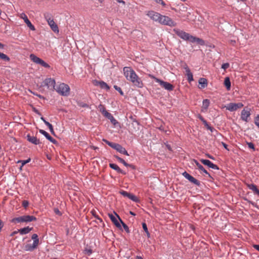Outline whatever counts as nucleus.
<instances>
[{"label":"nucleus","instance_id":"nucleus-1","mask_svg":"<svg viewBox=\"0 0 259 259\" xmlns=\"http://www.w3.org/2000/svg\"><path fill=\"white\" fill-rule=\"evenodd\" d=\"M123 73L126 79L132 82L133 85L139 88L143 87L142 80L132 68L128 67H124Z\"/></svg>","mask_w":259,"mask_h":259},{"label":"nucleus","instance_id":"nucleus-2","mask_svg":"<svg viewBox=\"0 0 259 259\" xmlns=\"http://www.w3.org/2000/svg\"><path fill=\"white\" fill-rule=\"evenodd\" d=\"M173 31L182 39L185 40H189L191 42H196L197 43L203 45L204 41L198 37L190 35L189 33L178 28H175Z\"/></svg>","mask_w":259,"mask_h":259},{"label":"nucleus","instance_id":"nucleus-3","mask_svg":"<svg viewBox=\"0 0 259 259\" xmlns=\"http://www.w3.org/2000/svg\"><path fill=\"white\" fill-rule=\"evenodd\" d=\"M180 18H183L184 20L189 21V16L190 12H188V8L183 5L180 6L178 9H175Z\"/></svg>","mask_w":259,"mask_h":259},{"label":"nucleus","instance_id":"nucleus-4","mask_svg":"<svg viewBox=\"0 0 259 259\" xmlns=\"http://www.w3.org/2000/svg\"><path fill=\"white\" fill-rule=\"evenodd\" d=\"M70 90L68 85L64 83H61L55 88V90L62 96H68L70 94Z\"/></svg>","mask_w":259,"mask_h":259},{"label":"nucleus","instance_id":"nucleus-5","mask_svg":"<svg viewBox=\"0 0 259 259\" xmlns=\"http://www.w3.org/2000/svg\"><path fill=\"white\" fill-rule=\"evenodd\" d=\"M36 220V218L33 215H23L18 218H15L12 219L13 223H22V222H30Z\"/></svg>","mask_w":259,"mask_h":259},{"label":"nucleus","instance_id":"nucleus-6","mask_svg":"<svg viewBox=\"0 0 259 259\" xmlns=\"http://www.w3.org/2000/svg\"><path fill=\"white\" fill-rule=\"evenodd\" d=\"M149 77L152 79H154L156 82L159 83V84L162 88H164L165 90L169 91L173 90L174 86L171 84H170L167 82H165L163 80H161L156 78L153 75L149 74Z\"/></svg>","mask_w":259,"mask_h":259},{"label":"nucleus","instance_id":"nucleus-7","mask_svg":"<svg viewBox=\"0 0 259 259\" xmlns=\"http://www.w3.org/2000/svg\"><path fill=\"white\" fill-rule=\"evenodd\" d=\"M158 23L161 24L167 25L169 26H175L176 23L170 17L160 15Z\"/></svg>","mask_w":259,"mask_h":259},{"label":"nucleus","instance_id":"nucleus-8","mask_svg":"<svg viewBox=\"0 0 259 259\" xmlns=\"http://www.w3.org/2000/svg\"><path fill=\"white\" fill-rule=\"evenodd\" d=\"M109 218L113 222V223L115 225V226L119 229H121V223L122 221L118 215H117L116 213L114 214L112 213H109L108 214Z\"/></svg>","mask_w":259,"mask_h":259},{"label":"nucleus","instance_id":"nucleus-9","mask_svg":"<svg viewBox=\"0 0 259 259\" xmlns=\"http://www.w3.org/2000/svg\"><path fill=\"white\" fill-rule=\"evenodd\" d=\"M42 83V85L46 86L49 90L53 91L55 90L56 81L53 78H46L44 80Z\"/></svg>","mask_w":259,"mask_h":259},{"label":"nucleus","instance_id":"nucleus-10","mask_svg":"<svg viewBox=\"0 0 259 259\" xmlns=\"http://www.w3.org/2000/svg\"><path fill=\"white\" fill-rule=\"evenodd\" d=\"M30 59L34 63L37 64H40L42 66H43L45 68H50V66L48 63H47L44 60H42L40 58L37 57L36 56H35L34 54H31L30 55Z\"/></svg>","mask_w":259,"mask_h":259},{"label":"nucleus","instance_id":"nucleus-11","mask_svg":"<svg viewBox=\"0 0 259 259\" xmlns=\"http://www.w3.org/2000/svg\"><path fill=\"white\" fill-rule=\"evenodd\" d=\"M243 106V104L241 103H230L225 106L226 109L230 111H234L238 109L241 108Z\"/></svg>","mask_w":259,"mask_h":259},{"label":"nucleus","instance_id":"nucleus-12","mask_svg":"<svg viewBox=\"0 0 259 259\" xmlns=\"http://www.w3.org/2000/svg\"><path fill=\"white\" fill-rule=\"evenodd\" d=\"M45 18L49 24V25L50 26L52 30L54 32H59V28L57 26V25L56 24L55 21L53 19H52L51 17H49L48 16H46Z\"/></svg>","mask_w":259,"mask_h":259},{"label":"nucleus","instance_id":"nucleus-13","mask_svg":"<svg viewBox=\"0 0 259 259\" xmlns=\"http://www.w3.org/2000/svg\"><path fill=\"white\" fill-rule=\"evenodd\" d=\"M146 15L152 20L158 22L161 14L154 11H149Z\"/></svg>","mask_w":259,"mask_h":259},{"label":"nucleus","instance_id":"nucleus-14","mask_svg":"<svg viewBox=\"0 0 259 259\" xmlns=\"http://www.w3.org/2000/svg\"><path fill=\"white\" fill-rule=\"evenodd\" d=\"M19 16L20 18L22 19L24 22L26 24L27 26L31 30H35V28L34 26L31 24V22L28 19L27 16L25 13H21L19 15Z\"/></svg>","mask_w":259,"mask_h":259},{"label":"nucleus","instance_id":"nucleus-15","mask_svg":"<svg viewBox=\"0 0 259 259\" xmlns=\"http://www.w3.org/2000/svg\"><path fill=\"white\" fill-rule=\"evenodd\" d=\"M182 175L186 178L187 179V180H188L190 182L194 184L195 185H197V186H199L200 185V182L196 180V179H195L194 177H193L192 176H191L190 175H189L188 172H187L186 171H184L183 174H182Z\"/></svg>","mask_w":259,"mask_h":259},{"label":"nucleus","instance_id":"nucleus-16","mask_svg":"<svg viewBox=\"0 0 259 259\" xmlns=\"http://www.w3.org/2000/svg\"><path fill=\"white\" fill-rule=\"evenodd\" d=\"M250 116V113L249 110H245L244 109L241 112V119L245 121L248 122L249 118Z\"/></svg>","mask_w":259,"mask_h":259},{"label":"nucleus","instance_id":"nucleus-17","mask_svg":"<svg viewBox=\"0 0 259 259\" xmlns=\"http://www.w3.org/2000/svg\"><path fill=\"white\" fill-rule=\"evenodd\" d=\"M200 161L203 164L208 166L209 167L214 169H219L218 166L211 162L210 160L207 159H200Z\"/></svg>","mask_w":259,"mask_h":259},{"label":"nucleus","instance_id":"nucleus-18","mask_svg":"<svg viewBox=\"0 0 259 259\" xmlns=\"http://www.w3.org/2000/svg\"><path fill=\"white\" fill-rule=\"evenodd\" d=\"M37 246L38 245H37V242L35 241V242H33L32 244H26L24 246V250L27 251H31L35 249Z\"/></svg>","mask_w":259,"mask_h":259},{"label":"nucleus","instance_id":"nucleus-19","mask_svg":"<svg viewBox=\"0 0 259 259\" xmlns=\"http://www.w3.org/2000/svg\"><path fill=\"white\" fill-rule=\"evenodd\" d=\"M27 140L29 142L33 144L38 145L40 143L39 140L37 139L36 138V137H35L31 136L29 135H28L27 136Z\"/></svg>","mask_w":259,"mask_h":259},{"label":"nucleus","instance_id":"nucleus-20","mask_svg":"<svg viewBox=\"0 0 259 259\" xmlns=\"http://www.w3.org/2000/svg\"><path fill=\"white\" fill-rule=\"evenodd\" d=\"M39 132L42 135L45 136V137L50 142H52L53 143H55L56 142V141L53 139L47 132L43 130H40Z\"/></svg>","mask_w":259,"mask_h":259},{"label":"nucleus","instance_id":"nucleus-21","mask_svg":"<svg viewBox=\"0 0 259 259\" xmlns=\"http://www.w3.org/2000/svg\"><path fill=\"white\" fill-rule=\"evenodd\" d=\"M209 104H210V101L209 100H208V99L204 100L202 102V106L201 107V111L205 112L207 110L208 106H209Z\"/></svg>","mask_w":259,"mask_h":259},{"label":"nucleus","instance_id":"nucleus-22","mask_svg":"<svg viewBox=\"0 0 259 259\" xmlns=\"http://www.w3.org/2000/svg\"><path fill=\"white\" fill-rule=\"evenodd\" d=\"M247 187L252 191H253L255 193L259 195V190L257 188L256 185L253 184H246Z\"/></svg>","mask_w":259,"mask_h":259},{"label":"nucleus","instance_id":"nucleus-23","mask_svg":"<svg viewBox=\"0 0 259 259\" xmlns=\"http://www.w3.org/2000/svg\"><path fill=\"white\" fill-rule=\"evenodd\" d=\"M109 166H110V167H111V168L115 170L116 171H117L119 173L125 174V173L123 172V170L122 169H121L119 167V166L117 164H116L110 163L109 164Z\"/></svg>","mask_w":259,"mask_h":259},{"label":"nucleus","instance_id":"nucleus-24","mask_svg":"<svg viewBox=\"0 0 259 259\" xmlns=\"http://www.w3.org/2000/svg\"><path fill=\"white\" fill-rule=\"evenodd\" d=\"M132 127L133 128H131V130L133 132H136L139 130V122L136 120H133V122L132 123Z\"/></svg>","mask_w":259,"mask_h":259},{"label":"nucleus","instance_id":"nucleus-25","mask_svg":"<svg viewBox=\"0 0 259 259\" xmlns=\"http://www.w3.org/2000/svg\"><path fill=\"white\" fill-rule=\"evenodd\" d=\"M32 229V228H29V227H26L25 228H23L22 229H19L18 230V232L21 234H26L28 233Z\"/></svg>","mask_w":259,"mask_h":259},{"label":"nucleus","instance_id":"nucleus-26","mask_svg":"<svg viewBox=\"0 0 259 259\" xmlns=\"http://www.w3.org/2000/svg\"><path fill=\"white\" fill-rule=\"evenodd\" d=\"M199 83L201 85L200 88H204L207 85V80L204 78H200L199 80Z\"/></svg>","mask_w":259,"mask_h":259},{"label":"nucleus","instance_id":"nucleus-27","mask_svg":"<svg viewBox=\"0 0 259 259\" xmlns=\"http://www.w3.org/2000/svg\"><path fill=\"white\" fill-rule=\"evenodd\" d=\"M115 158H116V159L120 162L122 163L124 166H126V167H133V166L131 164H128L127 163H126L122 158L119 157V156H115Z\"/></svg>","mask_w":259,"mask_h":259},{"label":"nucleus","instance_id":"nucleus-28","mask_svg":"<svg viewBox=\"0 0 259 259\" xmlns=\"http://www.w3.org/2000/svg\"><path fill=\"white\" fill-rule=\"evenodd\" d=\"M97 84L100 85L102 89H104L106 90H108L109 89V87L108 84L103 81H99Z\"/></svg>","mask_w":259,"mask_h":259},{"label":"nucleus","instance_id":"nucleus-29","mask_svg":"<svg viewBox=\"0 0 259 259\" xmlns=\"http://www.w3.org/2000/svg\"><path fill=\"white\" fill-rule=\"evenodd\" d=\"M224 84L228 90H230L231 88V82L230 78L227 77L225 78Z\"/></svg>","mask_w":259,"mask_h":259},{"label":"nucleus","instance_id":"nucleus-30","mask_svg":"<svg viewBox=\"0 0 259 259\" xmlns=\"http://www.w3.org/2000/svg\"><path fill=\"white\" fill-rule=\"evenodd\" d=\"M103 141L110 147H112L114 149H115L118 144L110 142L106 140H103Z\"/></svg>","mask_w":259,"mask_h":259},{"label":"nucleus","instance_id":"nucleus-31","mask_svg":"<svg viewBox=\"0 0 259 259\" xmlns=\"http://www.w3.org/2000/svg\"><path fill=\"white\" fill-rule=\"evenodd\" d=\"M0 58L5 61H9L10 60V58L7 55H6V54H5L3 53H1V52H0Z\"/></svg>","mask_w":259,"mask_h":259},{"label":"nucleus","instance_id":"nucleus-32","mask_svg":"<svg viewBox=\"0 0 259 259\" xmlns=\"http://www.w3.org/2000/svg\"><path fill=\"white\" fill-rule=\"evenodd\" d=\"M103 115L107 117V118H109L110 117H111L112 114L108 112L106 110H103Z\"/></svg>","mask_w":259,"mask_h":259},{"label":"nucleus","instance_id":"nucleus-33","mask_svg":"<svg viewBox=\"0 0 259 259\" xmlns=\"http://www.w3.org/2000/svg\"><path fill=\"white\" fill-rule=\"evenodd\" d=\"M31 238H32V239L33 240V242H35V241H36L37 245H38L39 240H38V239L37 235L36 234H33L32 237H31Z\"/></svg>","mask_w":259,"mask_h":259},{"label":"nucleus","instance_id":"nucleus-34","mask_svg":"<svg viewBox=\"0 0 259 259\" xmlns=\"http://www.w3.org/2000/svg\"><path fill=\"white\" fill-rule=\"evenodd\" d=\"M31 159L30 158H28V159L26 160H19L18 162H20L21 163L22 165H21V168L25 164H26V163L29 162L30 161Z\"/></svg>","mask_w":259,"mask_h":259},{"label":"nucleus","instance_id":"nucleus-35","mask_svg":"<svg viewBox=\"0 0 259 259\" xmlns=\"http://www.w3.org/2000/svg\"><path fill=\"white\" fill-rule=\"evenodd\" d=\"M123 149H124V147H123L122 146H121L120 145H119L118 144V145L117 146L116 148H115V150H117L118 152H120V153H121Z\"/></svg>","mask_w":259,"mask_h":259},{"label":"nucleus","instance_id":"nucleus-36","mask_svg":"<svg viewBox=\"0 0 259 259\" xmlns=\"http://www.w3.org/2000/svg\"><path fill=\"white\" fill-rule=\"evenodd\" d=\"M120 193L124 197H127L128 198H129L130 197V195H131V193H128L126 191H121L120 192Z\"/></svg>","mask_w":259,"mask_h":259},{"label":"nucleus","instance_id":"nucleus-37","mask_svg":"<svg viewBox=\"0 0 259 259\" xmlns=\"http://www.w3.org/2000/svg\"><path fill=\"white\" fill-rule=\"evenodd\" d=\"M128 198L135 202H137L138 201V198L135 195L132 194H131Z\"/></svg>","mask_w":259,"mask_h":259},{"label":"nucleus","instance_id":"nucleus-38","mask_svg":"<svg viewBox=\"0 0 259 259\" xmlns=\"http://www.w3.org/2000/svg\"><path fill=\"white\" fill-rule=\"evenodd\" d=\"M121 224H122V225L124 230L127 233H129L130 232V230H129V228H128V226L125 223H124L122 221L121 222Z\"/></svg>","mask_w":259,"mask_h":259},{"label":"nucleus","instance_id":"nucleus-39","mask_svg":"<svg viewBox=\"0 0 259 259\" xmlns=\"http://www.w3.org/2000/svg\"><path fill=\"white\" fill-rule=\"evenodd\" d=\"M254 123L259 128V115H257L255 117Z\"/></svg>","mask_w":259,"mask_h":259},{"label":"nucleus","instance_id":"nucleus-40","mask_svg":"<svg viewBox=\"0 0 259 259\" xmlns=\"http://www.w3.org/2000/svg\"><path fill=\"white\" fill-rule=\"evenodd\" d=\"M200 171L203 172L204 173L207 174V175H209V174L207 172V171L205 169V168L203 167V166L201 165V166H199V167L198 168Z\"/></svg>","mask_w":259,"mask_h":259},{"label":"nucleus","instance_id":"nucleus-41","mask_svg":"<svg viewBox=\"0 0 259 259\" xmlns=\"http://www.w3.org/2000/svg\"><path fill=\"white\" fill-rule=\"evenodd\" d=\"M114 88H115V89L118 92H119V93L121 95H123V92L122 91L121 88L120 87H117V85H114Z\"/></svg>","mask_w":259,"mask_h":259},{"label":"nucleus","instance_id":"nucleus-42","mask_svg":"<svg viewBox=\"0 0 259 259\" xmlns=\"http://www.w3.org/2000/svg\"><path fill=\"white\" fill-rule=\"evenodd\" d=\"M247 144L248 145V147L250 148V149H253L254 151L255 150V148H254V144L251 143V142H249V143H247Z\"/></svg>","mask_w":259,"mask_h":259},{"label":"nucleus","instance_id":"nucleus-43","mask_svg":"<svg viewBox=\"0 0 259 259\" xmlns=\"http://www.w3.org/2000/svg\"><path fill=\"white\" fill-rule=\"evenodd\" d=\"M187 77H188V80L189 82H191V81L193 80V74L192 73H189V74H188L187 75Z\"/></svg>","mask_w":259,"mask_h":259},{"label":"nucleus","instance_id":"nucleus-44","mask_svg":"<svg viewBox=\"0 0 259 259\" xmlns=\"http://www.w3.org/2000/svg\"><path fill=\"white\" fill-rule=\"evenodd\" d=\"M229 67V64L228 63H224V64H222V68L224 69V70H226Z\"/></svg>","mask_w":259,"mask_h":259},{"label":"nucleus","instance_id":"nucleus-45","mask_svg":"<svg viewBox=\"0 0 259 259\" xmlns=\"http://www.w3.org/2000/svg\"><path fill=\"white\" fill-rule=\"evenodd\" d=\"M28 204H29L28 201H27L26 200L23 201V202H22V205L25 208H26L28 206Z\"/></svg>","mask_w":259,"mask_h":259},{"label":"nucleus","instance_id":"nucleus-46","mask_svg":"<svg viewBox=\"0 0 259 259\" xmlns=\"http://www.w3.org/2000/svg\"><path fill=\"white\" fill-rule=\"evenodd\" d=\"M185 69L186 70V73L187 75L188 74H189V73H191V71L187 65H186V66L185 67Z\"/></svg>","mask_w":259,"mask_h":259},{"label":"nucleus","instance_id":"nucleus-47","mask_svg":"<svg viewBox=\"0 0 259 259\" xmlns=\"http://www.w3.org/2000/svg\"><path fill=\"white\" fill-rule=\"evenodd\" d=\"M142 227L145 232H147L148 228H147V225L146 224V223H142Z\"/></svg>","mask_w":259,"mask_h":259},{"label":"nucleus","instance_id":"nucleus-48","mask_svg":"<svg viewBox=\"0 0 259 259\" xmlns=\"http://www.w3.org/2000/svg\"><path fill=\"white\" fill-rule=\"evenodd\" d=\"M109 119L111 121V122L113 123L114 124H115V122L116 121V119L114 118V117L112 115L111 117H110Z\"/></svg>","mask_w":259,"mask_h":259},{"label":"nucleus","instance_id":"nucleus-49","mask_svg":"<svg viewBox=\"0 0 259 259\" xmlns=\"http://www.w3.org/2000/svg\"><path fill=\"white\" fill-rule=\"evenodd\" d=\"M100 111L103 114V110H106L105 108L102 105H100L99 106Z\"/></svg>","mask_w":259,"mask_h":259},{"label":"nucleus","instance_id":"nucleus-50","mask_svg":"<svg viewBox=\"0 0 259 259\" xmlns=\"http://www.w3.org/2000/svg\"><path fill=\"white\" fill-rule=\"evenodd\" d=\"M54 212H55V213L56 214H58L59 215H61V212L60 211V210L58 208H55L54 209Z\"/></svg>","mask_w":259,"mask_h":259},{"label":"nucleus","instance_id":"nucleus-51","mask_svg":"<svg viewBox=\"0 0 259 259\" xmlns=\"http://www.w3.org/2000/svg\"><path fill=\"white\" fill-rule=\"evenodd\" d=\"M202 122H203V123L205 124V126H206L207 127V128H208V129H209V130H211V127H210V126L208 125V124H207V123L205 119H204V120H203V121H202Z\"/></svg>","mask_w":259,"mask_h":259},{"label":"nucleus","instance_id":"nucleus-52","mask_svg":"<svg viewBox=\"0 0 259 259\" xmlns=\"http://www.w3.org/2000/svg\"><path fill=\"white\" fill-rule=\"evenodd\" d=\"M202 122H203V123L205 124V126H206L207 127V128H208V129H209V130H211V127H210V126L208 125V124H207V123L205 119H204V120H203V121H202Z\"/></svg>","mask_w":259,"mask_h":259},{"label":"nucleus","instance_id":"nucleus-53","mask_svg":"<svg viewBox=\"0 0 259 259\" xmlns=\"http://www.w3.org/2000/svg\"><path fill=\"white\" fill-rule=\"evenodd\" d=\"M202 122H203V123L205 124V126H206L207 127V128H208V129H209V130H211V127H210V126L208 125V124H207V123L205 119H204V120H203V121H202Z\"/></svg>","mask_w":259,"mask_h":259},{"label":"nucleus","instance_id":"nucleus-54","mask_svg":"<svg viewBox=\"0 0 259 259\" xmlns=\"http://www.w3.org/2000/svg\"><path fill=\"white\" fill-rule=\"evenodd\" d=\"M51 133L52 134H54V130H53V126L52 124H51L50 125H49L48 126Z\"/></svg>","mask_w":259,"mask_h":259},{"label":"nucleus","instance_id":"nucleus-55","mask_svg":"<svg viewBox=\"0 0 259 259\" xmlns=\"http://www.w3.org/2000/svg\"><path fill=\"white\" fill-rule=\"evenodd\" d=\"M121 153L123 154L124 155H129L128 153H127V151L125 150V149L124 148V149H123V151H122Z\"/></svg>","mask_w":259,"mask_h":259},{"label":"nucleus","instance_id":"nucleus-56","mask_svg":"<svg viewBox=\"0 0 259 259\" xmlns=\"http://www.w3.org/2000/svg\"><path fill=\"white\" fill-rule=\"evenodd\" d=\"M221 144L226 149L229 150V149L227 148V145L224 142H221Z\"/></svg>","mask_w":259,"mask_h":259},{"label":"nucleus","instance_id":"nucleus-57","mask_svg":"<svg viewBox=\"0 0 259 259\" xmlns=\"http://www.w3.org/2000/svg\"><path fill=\"white\" fill-rule=\"evenodd\" d=\"M253 247L259 251V245L254 244Z\"/></svg>","mask_w":259,"mask_h":259},{"label":"nucleus","instance_id":"nucleus-58","mask_svg":"<svg viewBox=\"0 0 259 259\" xmlns=\"http://www.w3.org/2000/svg\"><path fill=\"white\" fill-rule=\"evenodd\" d=\"M3 222L0 220V232L1 231V230L2 228L3 227Z\"/></svg>","mask_w":259,"mask_h":259},{"label":"nucleus","instance_id":"nucleus-59","mask_svg":"<svg viewBox=\"0 0 259 259\" xmlns=\"http://www.w3.org/2000/svg\"><path fill=\"white\" fill-rule=\"evenodd\" d=\"M85 251L88 254H90L92 252V251L91 249H86Z\"/></svg>","mask_w":259,"mask_h":259},{"label":"nucleus","instance_id":"nucleus-60","mask_svg":"<svg viewBox=\"0 0 259 259\" xmlns=\"http://www.w3.org/2000/svg\"><path fill=\"white\" fill-rule=\"evenodd\" d=\"M198 118H199V119H200L201 121H203V120L204 119L203 118V117L201 115H198Z\"/></svg>","mask_w":259,"mask_h":259},{"label":"nucleus","instance_id":"nucleus-61","mask_svg":"<svg viewBox=\"0 0 259 259\" xmlns=\"http://www.w3.org/2000/svg\"><path fill=\"white\" fill-rule=\"evenodd\" d=\"M195 163L196 165V166H197V167L198 168L199 166H201V164L198 162H197V161H195Z\"/></svg>","mask_w":259,"mask_h":259},{"label":"nucleus","instance_id":"nucleus-62","mask_svg":"<svg viewBox=\"0 0 259 259\" xmlns=\"http://www.w3.org/2000/svg\"><path fill=\"white\" fill-rule=\"evenodd\" d=\"M230 44H232V45H234L236 43L235 40H231L230 41Z\"/></svg>","mask_w":259,"mask_h":259},{"label":"nucleus","instance_id":"nucleus-63","mask_svg":"<svg viewBox=\"0 0 259 259\" xmlns=\"http://www.w3.org/2000/svg\"><path fill=\"white\" fill-rule=\"evenodd\" d=\"M44 123H45L46 125H47L48 126H49V125H50L51 124L49 122H48L47 121H45Z\"/></svg>","mask_w":259,"mask_h":259},{"label":"nucleus","instance_id":"nucleus-64","mask_svg":"<svg viewBox=\"0 0 259 259\" xmlns=\"http://www.w3.org/2000/svg\"><path fill=\"white\" fill-rule=\"evenodd\" d=\"M44 123H45L46 125H47L48 126H49V125H50L51 124L49 122H48L47 121H45Z\"/></svg>","mask_w":259,"mask_h":259}]
</instances>
